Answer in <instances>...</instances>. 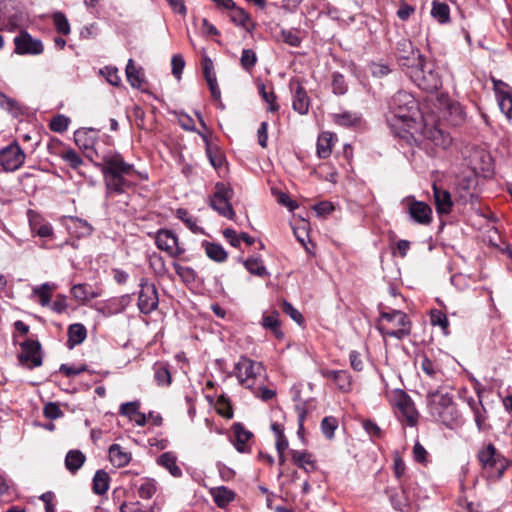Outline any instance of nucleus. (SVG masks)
Returning <instances> with one entry per match:
<instances>
[{
  "mask_svg": "<svg viewBox=\"0 0 512 512\" xmlns=\"http://www.w3.org/2000/svg\"><path fill=\"white\" fill-rule=\"evenodd\" d=\"M95 166L103 174L107 195L123 194L130 188L128 177L135 173V169L120 153L110 151L103 154L101 163H95Z\"/></svg>",
  "mask_w": 512,
  "mask_h": 512,
  "instance_id": "nucleus-1",
  "label": "nucleus"
},
{
  "mask_svg": "<svg viewBox=\"0 0 512 512\" xmlns=\"http://www.w3.org/2000/svg\"><path fill=\"white\" fill-rule=\"evenodd\" d=\"M440 387L428 392V405L431 415L446 427L453 429L458 422V410L453 402V395Z\"/></svg>",
  "mask_w": 512,
  "mask_h": 512,
  "instance_id": "nucleus-2",
  "label": "nucleus"
},
{
  "mask_svg": "<svg viewBox=\"0 0 512 512\" xmlns=\"http://www.w3.org/2000/svg\"><path fill=\"white\" fill-rule=\"evenodd\" d=\"M477 459L488 477L494 480H500L509 466L508 460L493 443L482 447L477 453Z\"/></svg>",
  "mask_w": 512,
  "mask_h": 512,
  "instance_id": "nucleus-3",
  "label": "nucleus"
},
{
  "mask_svg": "<svg viewBox=\"0 0 512 512\" xmlns=\"http://www.w3.org/2000/svg\"><path fill=\"white\" fill-rule=\"evenodd\" d=\"M380 319L379 330L384 336L401 340L411 333V322L400 310L381 312Z\"/></svg>",
  "mask_w": 512,
  "mask_h": 512,
  "instance_id": "nucleus-4",
  "label": "nucleus"
},
{
  "mask_svg": "<svg viewBox=\"0 0 512 512\" xmlns=\"http://www.w3.org/2000/svg\"><path fill=\"white\" fill-rule=\"evenodd\" d=\"M409 76L420 89L427 92H435L442 86L439 74L432 64L425 62L422 55H418V62L409 69Z\"/></svg>",
  "mask_w": 512,
  "mask_h": 512,
  "instance_id": "nucleus-5",
  "label": "nucleus"
},
{
  "mask_svg": "<svg viewBox=\"0 0 512 512\" xmlns=\"http://www.w3.org/2000/svg\"><path fill=\"white\" fill-rule=\"evenodd\" d=\"M390 113L409 127V123L413 122L418 114L417 101L410 93L399 91L391 99Z\"/></svg>",
  "mask_w": 512,
  "mask_h": 512,
  "instance_id": "nucleus-6",
  "label": "nucleus"
},
{
  "mask_svg": "<svg viewBox=\"0 0 512 512\" xmlns=\"http://www.w3.org/2000/svg\"><path fill=\"white\" fill-rule=\"evenodd\" d=\"M386 395L390 404L399 410V418L408 426H415L418 421V412L410 396L399 388L386 392Z\"/></svg>",
  "mask_w": 512,
  "mask_h": 512,
  "instance_id": "nucleus-7",
  "label": "nucleus"
},
{
  "mask_svg": "<svg viewBox=\"0 0 512 512\" xmlns=\"http://www.w3.org/2000/svg\"><path fill=\"white\" fill-rule=\"evenodd\" d=\"M232 196L233 190L230 187L226 186L224 183H217L215 191L210 197L209 203L211 208L219 215L234 220L236 214L230 203Z\"/></svg>",
  "mask_w": 512,
  "mask_h": 512,
  "instance_id": "nucleus-8",
  "label": "nucleus"
},
{
  "mask_svg": "<svg viewBox=\"0 0 512 512\" xmlns=\"http://www.w3.org/2000/svg\"><path fill=\"white\" fill-rule=\"evenodd\" d=\"M235 374L240 383L246 381L261 382L265 378L263 365L246 357H242L235 365Z\"/></svg>",
  "mask_w": 512,
  "mask_h": 512,
  "instance_id": "nucleus-9",
  "label": "nucleus"
},
{
  "mask_svg": "<svg viewBox=\"0 0 512 512\" xmlns=\"http://www.w3.org/2000/svg\"><path fill=\"white\" fill-rule=\"evenodd\" d=\"M155 243L158 249L166 252L172 258H178L185 253V248L171 230L160 229L155 235Z\"/></svg>",
  "mask_w": 512,
  "mask_h": 512,
  "instance_id": "nucleus-10",
  "label": "nucleus"
},
{
  "mask_svg": "<svg viewBox=\"0 0 512 512\" xmlns=\"http://www.w3.org/2000/svg\"><path fill=\"white\" fill-rule=\"evenodd\" d=\"M139 286L138 307L142 313L149 314L157 308L159 303L156 287L146 278L140 280Z\"/></svg>",
  "mask_w": 512,
  "mask_h": 512,
  "instance_id": "nucleus-11",
  "label": "nucleus"
},
{
  "mask_svg": "<svg viewBox=\"0 0 512 512\" xmlns=\"http://www.w3.org/2000/svg\"><path fill=\"white\" fill-rule=\"evenodd\" d=\"M19 362L28 367H38L42 364L41 345L38 341L26 339L21 344Z\"/></svg>",
  "mask_w": 512,
  "mask_h": 512,
  "instance_id": "nucleus-12",
  "label": "nucleus"
},
{
  "mask_svg": "<svg viewBox=\"0 0 512 512\" xmlns=\"http://www.w3.org/2000/svg\"><path fill=\"white\" fill-rule=\"evenodd\" d=\"M15 52L20 55H40L44 46L39 39L33 38L28 32L21 31L15 38Z\"/></svg>",
  "mask_w": 512,
  "mask_h": 512,
  "instance_id": "nucleus-13",
  "label": "nucleus"
},
{
  "mask_svg": "<svg viewBox=\"0 0 512 512\" xmlns=\"http://www.w3.org/2000/svg\"><path fill=\"white\" fill-rule=\"evenodd\" d=\"M24 161L25 153L16 141L2 148V170L15 171L23 165Z\"/></svg>",
  "mask_w": 512,
  "mask_h": 512,
  "instance_id": "nucleus-14",
  "label": "nucleus"
},
{
  "mask_svg": "<svg viewBox=\"0 0 512 512\" xmlns=\"http://www.w3.org/2000/svg\"><path fill=\"white\" fill-rule=\"evenodd\" d=\"M494 89L497 95L501 112L508 120L512 119V89L501 80L494 81Z\"/></svg>",
  "mask_w": 512,
  "mask_h": 512,
  "instance_id": "nucleus-15",
  "label": "nucleus"
},
{
  "mask_svg": "<svg viewBox=\"0 0 512 512\" xmlns=\"http://www.w3.org/2000/svg\"><path fill=\"white\" fill-rule=\"evenodd\" d=\"M396 50L402 66L411 69L418 62V50H415L410 40L402 38L397 42Z\"/></svg>",
  "mask_w": 512,
  "mask_h": 512,
  "instance_id": "nucleus-16",
  "label": "nucleus"
},
{
  "mask_svg": "<svg viewBox=\"0 0 512 512\" xmlns=\"http://www.w3.org/2000/svg\"><path fill=\"white\" fill-rule=\"evenodd\" d=\"M410 217L417 223L427 225L432 221L431 207L422 201L411 200L408 204Z\"/></svg>",
  "mask_w": 512,
  "mask_h": 512,
  "instance_id": "nucleus-17",
  "label": "nucleus"
},
{
  "mask_svg": "<svg viewBox=\"0 0 512 512\" xmlns=\"http://www.w3.org/2000/svg\"><path fill=\"white\" fill-rule=\"evenodd\" d=\"M434 203L438 214H449L452 211L453 200L451 193L438 186L436 183L432 186Z\"/></svg>",
  "mask_w": 512,
  "mask_h": 512,
  "instance_id": "nucleus-18",
  "label": "nucleus"
},
{
  "mask_svg": "<svg viewBox=\"0 0 512 512\" xmlns=\"http://www.w3.org/2000/svg\"><path fill=\"white\" fill-rule=\"evenodd\" d=\"M94 130L93 129H79L74 133V140L76 145L85 151L86 156L92 158L93 154L98 156L97 151L94 149Z\"/></svg>",
  "mask_w": 512,
  "mask_h": 512,
  "instance_id": "nucleus-19",
  "label": "nucleus"
},
{
  "mask_svg": "<svg viewBox=\"0 0 512 512\" xmlns=\"http://www.w3.org/2000/svg\"><path fill=\"white\" fill-rule=\"evenodd\" d=\"M393 508L400 512H409L411 502L404 485L400 489H386Z\"/></svg>",
  "mask_w": 512,
  "mask_h": 512,
  "instance_id": "nucleus-20",
  "label": "nucleus"
},
{
  "mask_svg": "<svg viewBox=\"0 0 512 512\" xmlns=\"http://www.w3.org/2000/svg\"><path fill=\"white\" fill-rule=\"evenodd\" d=\"M424 136L436 147H440L442 149L448 148L452 143L451 136L438 127H426L424 129Z\"/></svg>",
  "mask_w": 512,
  "mask_h": 512,
  "instance_id": "nucleus-21",
  "label": "nucleus"
},
{
  "mask_svg": "<svg viewBox=\"0 0 512 512\" xmlns=\"http://www.w3.org/2000/svg\"><path fill=\"white\" fill-rule=\"evenodd\" d=\"M71 294L75 300L85 304L86 302L101 296V291L93 289L88 284H75L71 288Z\"/></svg>",
  "mask_w": 512,
  "mask_h": 512,
  "instance_id": "nucleus-22",
  "label": "nucleus"
},
{
  "mask_svg": "<svg viewBox=\"0 0 512 512\" xmlns=\"http://www.w3.org/2000/svg\"><path fill=\"white\" fill-rule=\"evenodd\" d=\"M293 400L296 402L295 411L298 417L301 415V411L305 412V418L309 413L316 409V401L313 397H303L302 392L298 389L293 388L291 390Z\"/></svg>",
  "mask_w": 512,
  "mask_h": 512,
  "instance_id": "nucleus-23",
  "label": "nucleus"
},
{
  "mask_svg": "<svg viewBox=\"0 0 512 512\" xmlns=\"http://www.w3.org/2000/svg\"><path fill=\"white\" fill-rule=\"evenodd\" d=\"M291 457L294 464L306 472L315 471L317 468L313 454L308 451L292 450Z\"/></svg>",
  "mask_w": 512,
  "mask_h": 512,
  "instance_id": "nucleus-24",
  "label": "nucleus"
},
{
  "mask_svg": "<svg viewBox=\"0 0 512 512\" xmlns=\"http://www.w3.org/2000/svg\"><path fill=\"white\" fill-rule=\"evenodd\" d=\"M310 106L309 97L303 86L296 85L293 96V109L301 115L307 114Z\"/></svg>",
  "mask_w": 512,
  "mask_h": 512,
  "instance_id": "nucleus-25",
  "label": "nucleus"
},
{
  "mask_svg": "<svg viewBox=\"0 0 512 512\" xmlns=\"http://www.w3.org/2000/svg\"><path fill=\"white\" fill-rule=\"evenodd\" d=\"M233 433L235 435L236 441L234 443L235 448L240 453L247 452L246 443L250 440L253 434L246 430L243 424L234 423L232 426Z\"/></svg>",
  "mask_w": 512,
  "mask_h": 512,
  "instance_id": "nucleus-26",
  "label": "nucleus"
},
{
  "mask_svg": "<svg viewBox=\"0 0 512 512\" xmlns=\"http://www.w3.org/2000/svg\"><path fill=\"white\" fill-rule=\"evenodd\" d=\"M109 459L115 467L121 468L129 464L131 454L123 451L119 444H112L109 447Z\"/></svg>",
  "mask_w": 512,
  "mask_h": 512,
  "instance_id": "nucleus-27",
  "label": "nucleus"
},
{
  "mask_svg": "<svg viewBox=\"0 0 512 512\" xmlns=\"http://www.w3.org/2000/svg\"><path fill=\"white\" fill-rule=\"evenodd\" d=\"M158 464L167 469L174 477H181L182 470L177 465V457L173 452H165L159 456Z\"/></svg>",
  "mask_w": 512,
  "mask_h": 512,
  "instance_id": "nucleus-28",
  "label": "nucleus"
},
{
  "mask_svg": "<svg viewBox=\"0 0 512 512\" xmlns=\"http://www.w3.org/2000/svg\"><path fill=\"white\" fill-rule=\"evenodd\" d=\"M333 134L322 132L317 139V155L319 158L326 159L331 155L333 147Z\"/></svg>",
  "mask_w": 512,
  "mask_h": 512,
  "instance_id": "nucleus-29",
  "label": "nucleus"
},
{
  "mask_svg": "<svg viewBox=\"0 0 512 512\" xmlns=\"http://www.w3.org/2000/svg\"><path fill=\"white\" fill-rule=\"evenodd\" d=\"M109 483V474L102 469L97 470L92 480V490L97 495H103L108 491Z\"/></svg>",
  "mask_w": 512,
  "mask_h": 512,
  "instance_id": "nucleus-30",
  "label": "nucleus"
},
{
  "mask_svg": "<svg viewBox=\"0 0 512 512\" xmlns=\"http://www.w3.org/2000/svg\"><path fill=\"white\" fill-rule=\"evenodd\" d=\"M85 455L80 450H70L65 457V467L69 472L75 474L84 464Z\"/></svg>",
  "mask_w": 512,
  "mask_h": 512,
  "instance_id": "nucleus-31",
  "label": "nucleus"
},
{
  "mask_svg": "<svg viewBox=\"0 0 512 512\" xmlns=\"http://www.w3.org/2000/svg\"><path fill=\"white\" fill-rule=\"evenodd\" d=\"M213 500L219 508H225L235 499V493L225 486L214 488L211 491Z\"/></svg>",
  "mask_w": 512,
  "mask_h": 512,
  "instance_id": "nucleus-32",
  "label": "nucleus"
},
{
  "mask_svg": "<svg viewBox=\"0 0 512 512\" xmlns=\"http://www.w3.org/2000/svg\"><path fill=\"white\" fill-rule=\"evenodd\" d=\"M474 183V179L472 178H463L457 183V192L458 198L457 202H461L463 204L471 202L474 198V193L471 192V186Z\"/></svg>",
  "mask_w": 512,
  "mask_h": 512,
  "instance_id": "nucleus-33",
  "label": "nucleus"
},
{
  "mask_svg": "<svg viewBox=\"0 0 512 512\" xmlns=\"http://www.w3.org/2000/svg\"><path fill=\"white\" fill-rule=\"evenodd\" d=\"M29 223L32 232L36 233L42 238L52 235L53 229L49 223H41L40 217L32 212H29Z\"/></svg>",
  "mask_w": 512,
  "mask_h": 512,
  "instance_id": "nucleus-34",
  "label": "nucleus"
},
{
  "mask_svg": "<svg viewBox=\"0 0 512 512\" xmlns=\"http://www.w3.org/2000/svg\"><path fill=\"white\" fill-rule=\"evenodd\" d=\"M126 76L133 88H140L144 82L141 68L135 66L134 61L129 59L126 65Z\"/></svg>",
  "mask_w": 512,
  "mask_h": 512,
  "instance_id": "nucleus-35",
  "label": "nucleus"
},
{
  "mask_svg": "<svg viewBox=\"0 0 512 512\" xmlns=\"http://www.w3.org/2000/svg\"><path fill=\"white\" fill-rule=\"evenodd\" d=\"M123 310L124 305L122 301L117 298L109 299L97 308V311L106 317L121 313Z\"/></svg>",
  "mask_w": 512,
  "mask_h": 512,
  "instance_id": "nucleus-36",
  "label": "nucleus"
},
{
  "mask_svg": "<svg viewBox=\"0 0 512 512\" xmlns=\"http://www.w3.org/2000/svg\"><path fill=\"white\" fill-rule=\"evenodd\" d=\"M278 317L279 313L277 311H273L269 315H264L262 318V325L264 328L271 330L278 339H281L283 338V332L280 329V321Z\"/></svg>",
  "mask_w": 512,
  "mask_h": 512,
  "instance_id": "nucleus-37",
  "label": "nucleus"
},
{
  "mask_svg": "<svg viewBox=\"0 0 512 512\" xmlns=\"http://www.w3.org/2000/svg\"><path fill=\"white\" fill-rule=\"evenodd\" d=\"M203 246L210 259L216 262H224L227 259V252L220 244L203 242Z\"/></svg>",
  "mask_w": 512,
  "mask_h": 512,
  "instance_id": "nucleus-38",
  "label": "nucleus"
},
{
  "mask_svg": "<svg viewBox=\"0 0 512 512\" xmlns=\"http://www.w3.org/2000/svg\"><path fill=\"white\" fill-rule=\"evenodd\" d=\"M87 336L86 328L83 324L75 323L68 328V341L72 346L82 343Z\"/></svg>",
  "mask_w": 512,
  "mask_h": 512,
  "instance_id": "nucleus-39",
  "label": "nucleus"
},
{
  "mask_svg": "<svg viewBox=\"0 0 512 512\" xmlns=\"http://www.w3.org/2000/svg\"><path fill=\"white\" fill-rule=\"evenodd\" d=\"M258 90L262 97V99L267 103V110L269 112H277L279 110V105L277 103V96L274 93L273 89L267 91L264 83L258 84Z\"/></svg>",
  "mask_w": 512,
  "mask_h": 512,
  "instance_id": "nucleus-40",
  "label": "nucleus"
},
{
  "mask_svg": "<svg viewBox=\"0 0 512 512\" xmlns=\"http://www.w3.org/2000/svg\"><path fill=\"white\" fill-rule=\"evenodd\" d=\"M332 118L334 123L345 127L355 126L360 122V116L349 111L333 114Z\"/></svg>",
  "mask_w": 512,
  "mask_h": 512,
  "instance_id": "nucleus-41",
  "label": "nucleus"
},
{
  "mask_svg": "<svg viewBox=\"0 0 512 512\" xmlns=\"http://www.w3.org/2000/svg\"><path fill=\"white\" fill-rule=\"evenodd\" d=\"M55 286L50 283H43L33 289V294L39 298L41 306L45 307L50 304V298Z\"/></svg>",
  "mask_w": 512,
  "mask_h": 512,
  "instance_id": "nucleus-42",
  "label": "nucleus"
},
{
  "mask_svg": "<svg viewBox=\"0 0 512 512\" xmlns=\"http://www.w3.org/2000/svg\"><path fill=\"white\" fill-rule=\"evenodd\" d=\"M431 15L439 23H447L450 20V9L445 3L434 1L432 4Z\"/></svg>",
  "mask_w": 512,
  "mask_h": 512,
  "instance_id": "nucleus-43",
  "label": "nucleus"
},
{
  "mask_svg": "<svg viewBox=\"0 0 512 512\" xmlns=\"http://www.w3.org/2000/svg\"><path fill=\"white\" fill-rule=\"evenodd\" d=\"M153 370L155 380L159 384H170L172 382V375L166 363H155L153 366Z\"/></svg>",
  "mask_w": 512,
  "mask_h": 512,
  "instance_id": "nucleus-44",
  "label": "nucleus"
},
{
  "mask_svg": "<svg viewBox=\"0 0 512 512\" xmlns=\"http://www.w3.org/2000/svg\"><path fill=\"white\" fill-rule=\"evenodd\" d=\"M245 268L253 275L264 277L268 275L263 261L259 258H249L244 262Z\"/></svg>",
  "mask_w": 512,
  "mask_h": 512,
  "instance_id": "nucleus-45",
  "label": "nucleus"
},
{
  "mask_svg": "<svg viewBox=\"0 0 512 512\" xmlns=\"http://www.w3.org/2000/svg\"><path fill=\"white\" fill-rule=\"evenodd\" d=\"M1 105L2 109L7 110L14 118H18L24 114L23 106L4 94H2Z\"/></svg>",
  "mask_w": 512,
  "mask_h": 512,
  "instance_id": "nucleus-46",
  "label": "nucleus"
},
{
  "mask_svg": "<svg viewBox=\"0 0 512 512\" xmlns=\"http://www.w3.org/2000/svg\"><path fill=\"white\" fill-rule=\"evenodd\" d=\"M157 491L156 481L145 478L138 487V494L142 499H150Z\"/></svg>",
  "mask_w": 512,
  "mask_h": 512,
  "instance_id": "nucleus-47",
  "label": "nucleus"
},
{
  "mask_svg": "<svg viewBox=\"0 0 512 512\" xmlns=\"http://www.w3.org/2000/svg\"><path fill=\"white\" fill-rule=\"evenodd\" d=\"M338 427V420L333 416H326L321 421V431L328 440L334 438L335 430Z\"/></svg>",
  "mask_w": 512,
  "mask_h": 512,
  "instance_id": "nucleus-48",
  "label": "nucleus"
},
{
  "mask_svg": "<svg viewBox=\"0 0 512 512\" xmlns=\"http://www.w3.org/2000/svg\"><path fill=\"white\" fill-rule=\"evenodd\" d=\"M176 274L181 278V280L185 283H192L196 279V272L193 268L182 266L178 262H174L172 264Z\"/></svg>",
  "mask_w": 512,
  "mask_h": 512,
  "instance_id": "nucleus-49",
  "label": "nucleus"
},
{
  "mask_svg": "<svg viewBox=\"0 0 512 512\" xmlns=\"http://www.w3.org/2000/svg\"><path fill=\"white\" fill-rule=\"evenodd\" d=\"M257 63V55L252 49H243L240 64L244 70L250 72Z\"/></svg>",
  "mask_w": 512,
  "mask_h": 512,
  "instance_id": "nucleus-50",
  "label": "nucleus"
},
{
  "mask_svg": "<svg viewBox=\"0 0 512 512\" xmlns=\"http://www.w3.org/2000/svg\"><path fill=\"white\" fill-rule=\"evenodd\" d=\"M53 23L59 33L63 35H68L70 33V24L67 17L62 12H56L53 14Z\"/></svg>",
  "mask_w": 512,
  "mask_h": 512,
  "instance_id": "nucleus-51",
  "label": "nucleus"
},
{
  "mask_svg": "<svg viewBox=\"0 0 512 512\" xmlns=\"http://www.w3.org/2000/svg\"><path fill=\"white\" fill-rule=\"evenodd\" d=\"M206 153L210 164L214 168L218 169L223 165L224 156L216 147H212L210 144L207 143Z\"/></svg>",
  "mask_w": 512,
  "mask_h": 512,
  "instance_id": "nucleus-52",
  "label": "nucleus"
},
{
  "mask_svg": "<svg viewBox=\"0 0 512 512\" xmlns=\"http://www.w3.org/2000/svg\"><path fill=\"white\" fill-rule=\"evenodd\" d=\"M139 408L140 401L138 400L122 403L119 409V414L132 420L138 414Z\"/></svg>",
  "mask_w": 512,
  "mask_h": 512,
  "instance_id": "nucleus-53",
  "label": "nucleus"
},
{
  "mask_svg": "<svg viewBox=\"0 0 512 512\" xmlns=\"http://www.w3.org/2000/svg\"><path fill=\"white\" fill-rule=\"evenodd\" d=\"M61 157L73 169L78 168L83 163L82 158L80 157V155L75 150H73V149H64L61 152Z\"/></svg>",
  "mask_w": 512,
  "mask_h": 512,
  "instance_id": "nucleus-54",
  "label": "nucleus"
},
{
  "mask_svg": "<svg viewBox=\"0 0 512 512\" xmlns=\"http://www.w3.org/2000/svg\"><path fill=\"white\" fill-rule=\"evenodd\" d=\"M279 39L292 47H298L301 43V39L298 36L297 31L294 30H282L280 32Z\"/></svg>",
  "mask_w": 512,
  "mask_h": 512,
  "instance_id": "nucleus-55",
  "label": "nucleus"
},
{
  "mask_svg": "<svg viewBox=\"0 0 512 512\" xmlns=\"http://www.w3.org/2000/svg\"><path fill=\"white\" fill-rule=\"evenodd\" d=\"M217 411L218 413L225 417V418H232L233 417V410L232 406L230 404L229 399H227L225 396L221 395L218 398L217 401Z\"/></svg>",
  "mask_w": 512,
  "mask_h": 512,
  "instance_id": "nucleus-56",
  "label": "nucleus"
},
{
  "mask_svg": "<svg viewBox=\"0 0 512 512\" xmlns=\"http://www.w3.org/2000/svg\"><path fill=\"white\" fill-rule=\"evenodd\" d=\"M101 73L106 77V80L113 86L118 87L121 84V78L118 74V69L115 67H104Z\"/></svg>",
  "mask_w": 512,
  "mask_h": 512,
  "instance_id": "nucleus-57",
  "label": "nucleus"
},
{
  "mask_svg": "<svg viewBox=\"0 0 512 512\" xmlns=\"http://www.w3.org/2000/svg\"><path fill=\"white\" fill-rule=\"evenodd\" d=\"M69 125V119L64 115H58L54 117L50 122V129L54 132H64L67 130Z\"/></svg>",
  "mask_w": 512,
  "mask_h": 512,
  "instance_id": "nucleus-58",
  "label": "nucleus"
},
{
  "mask_svg": "<svg viewBox=\"0 0 512 512\" xmlns=\"http://www.w3.org/2000/svg\"><path fill=\"white\" fill-rule=\"evenodd\" d=\"M177 216L180 220H182L186 226L193 232H197L199 227L197 226L196 219L189 214V212L185 209H178Z\"/></svg>",
  "mask_w": 512,
  "mask_h": 512,
  "instance_id": "nucleus-59",
  "label": "nucleus"
},
{
  "mask_svg": "<svg viewBox=\"0 0 512 512\" xmlns=\"http://www.w3.org/2000/svg\"><path fill=\"white\" fill-rule=\"evenodd\" d=\"M281 307L283 312L289 315L296 323L302 324L304 322L302 314L291 303L284 300Z\"/></svg>",
  "mask_w": 512,
  "mask_h": 512,
  "instance_id": "nucleus-60",
  "label": "nucleus"
},
{
  "mask_svg": "<svg viewBox=\"0 0 512 512\" xmlns=\"http://www.w3.org/2000/svg\"><path fill=\"white\" fill-rule=\"evenodd\" d=\"M248 388H251L253 393L263 401H269L276 396V391L266 386H259L257 389L255 386H248Z\"/></svg>",
  "mask_w": 512,
  "mask_h": 512,
  "instance_id": "nucleus-61",
  "label": "nucleus"
},
{
  "mask_svg": "<svg viewBox=\"0 0 512 512\" xmlns=\"http://www.w3.org/2000/svg\"><path fill=\"white\" fill-rule=\"evenodd\" d=\"M67 307V296L63 294H58L56 299L50 304V308L58 314L65 312Z\"/></svg>",
  "mask_w": 512,
  "mask_h": 512,
  "instance_id": "nucleus-62",
  "label": "nucleus"
},
{
  "mask_svg": "<svg viewBox=\"0 0 512 512\" xmlns=\"http://www.w3.org/2000/svg\"><path fill=\"white\" fill-rule=\"evenodd\" d=\"M43 414L48 419H57L62 415V411L55 403L49 402L44 406Z\"/></svg>",
  "mask_w": 512,
  "mask_h": 512,
  "instance_id": "nucleus-63",
  "label": "nucleus"
},
{
  "mask_svg": "<svg viewBox=\"0 0 512 512\" xmlns=\"http://www.w3.org/2000/svg\"><path fill=\"white\" fill-rule=\"evenodd\" d=\"M172 73L175 77L180 78V75L184 69L185 61L182 55L176 54L171 59Z\"/></svg>",
  "mask_w": 512,
  "mask_h": 512,
  "instance_id": "nucleus-64",
  "label": "nucleus"
}]
</instances>
